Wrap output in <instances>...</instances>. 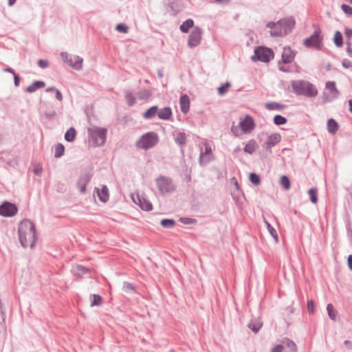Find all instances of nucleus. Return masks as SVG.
I'll return each mask as SVG.
<instances>
[{
    "instance_id": "28",
    "label": "nucleus",
    "mask_w": 352,
    "mask_h": 352,
    "mask_svg": "<svg viewBox=\"0 0 352 352\" xmlns=\"http://www.w3.org/2000/svg\"><path fill=\"white\" fill-rule=\"evenodd\" d=\"M257 146V143L254 140H250L248 142V143L245 145L243 148L244 152L252 154L254 152L256 147Z\"/></svg>"
},
{
    "instance_id": "37",
    "label": "nucleus",
    "mask_w": 352,
    "mask_h": 352,
    "mask_svg": "<svg viewBox=\"0 0 352 352\" xmlns=\"http://www.w3.org/2000/svg\"><path fill=\"white\" fill-rule=\"evenodd\" d=\"M265 108L268 110H278L283 109V105L276 102H271L265 104Z\"/></svg>"
},
{
    "instance_id": "15",
    "label": "nucleus",
    "mask_w": 352,
    "mask_h": 352,
    "mask_svg": "<svg viewBox=\"0 0 352 352\" xmlns=\"http://www.w3.org/2000/svg\"><path fill=\"white\" fill-rule=\"evenodd\" d=\"M134 203L138 205L140 208L144 211H151L153 209V205L143 195L138 194L136 199L132 197Z\"/></svg>"
},
{
    "instance_id": "36",
    "label": "nucleus",
    "mask_w": 352,
    "mask_h": 352,
    "mask_svg": "<svg viewBox=\"0 0 352 352\" xmlns=\"http://www.w3.org/2000/svg\"><path fill=\"white\" fill-rule=\"evenodd\" d=\"M308 195L311 203L316 204L318 202V190L317 188H312L308 190Z\"/></svg>"
},
{
    "instance_id": "46",
    "label": "nucleus",
    "mask_w": 352,
    "mask_h": 352,
    "mask_svg": "<svg viewBox=\"0 0 352 352\" xmlns=\"http://www.w3.org/2000/svg\"><path fill=\"white\" fill-rule=\"evenodd\" d=\"M91 178V175L88 173H85L80 175L78 182L83 183V184L87 185V184L90 182Z\"/></svg>"
},
{
    "instance_id": "54",
    "label": "nucleus",
    "mask_w": 352,
    "mask_h": 352,
    "mask_svg": "<svg viewBox=\"0 0 352 352\" xmlns=\"http://www.w3.org/2000/svg\"><path fill=\"white\" fill-rule=\"evenodd\" d=\"M342 65L343 66V67L348 69L352 67V62L349 59L345 58L342 60Z\"/></svg>"
},
{
    "instance_id": "23",
    "label": "nucleus",
    "mask_w": 352,
    "mask_h": 352,
    "mask_svg": "<svg viewBox=\"0 0 352 352\" xmlns=\"http://www.w3.org/2000/svg\"><path fill=\"white\" fill-rule=\"evenodd\" d=\"M174 140L179 146H184L187 140L186 134L183 131H179L175 134Z\"/></svg>"
},
{
    "instance_id": "52",
    "label": "nucleus",
    "mask_w": 352,
    "mask_h": 352,
    "mask_svg": "<svg viewBox=\"0 0 352 352\" xmlns=\"http://www.w3.org/2000/svg\"><path fill=\"white\" fill-rule=\"evenodd\" d=\"M56 115L55 110H50L45 112V116L49 120H53Z\"/></svg>"
},
{
    "instance_id": "25",
    "label": "nucleus",
    "mask_w": 352,
    "mask_h": 352,
    "mask_svg": "<svg viewBox=\"0 0 352 352\" xmlns=\"http://www.w3.org/2000/svg\"><path fill=\"white\" fill-rule=\"evenodd\" d=\"M96 189L100 201L104 203L107 202L109 199L107 187L106 186H104L100 190H99L98 188Z\"/></svg>"
},
{
    "instance_id": "32",
    "label": "nucleus",
    "mask_w": 352,
    "mask_h": 352,
    "mask_svg": "<svg viewBox=\"0 0 352 352\" xmlns=\"http://www.w3.org/2000/svg\"><path fill=\"white\" fill-rule=\"evenodd\" d=\"M333 42L336 46L341 47L343 45L342 34L340 31H336L334 34Z\"/></svg>"
},
{
    "instance_id": "61",
    "label": "nucleus",
    "mask_w": 352,
    "mask_h": 352,
    "mask_svg": "<svg viewBox=\"0 0 352 352\" xmlns=\"http://www.w3.org/2000/svg\"><path fill=\"white\" fill-rule=\"evenodd\" d=\"M344 344L346 349H352V342H351L350 340H345L344 342Z\"/></svg>"
},
{
    "instance_id": "2",
    "label": "nucleus",
    "mask_w": 352,
    "mask_h": 352,
    "mask_svg": "<svg viewBox=\"0 0 352 352\" xmlns=\"http://www.w3.org/2000/svg\"><path fill=\"white\" fill-rule=\"evenodd\" d=\"M266 27L271 29L272 36H285L292 32L295 27V21L292 18L282 19L276 23L268 22Z\"/></svg>"
},
{
    "instance_id": "6",
    "label": "nucleus",
    "mask_w": 352,
    "mask_h": 352,
    "mask_svg": "<svg viewBox=\"0 0 352 352\" xmlns=\"http://www.w3.org/2000/svg\"><path fill=\"white\" fill-rule=\"evenodd\" d=\"M107 130L105 128L94 126L88 129L89 137L95 146H102L107 139Z\"/></svg>"
},
{
    "instance_id": "27",
    "label": "nucleus",
    "mask_w": 352,
    "mask_h": 352,
    "mask_svg": "<svg viewBox=\"0 0 352 352\" xmlns=\"http://www.w3.org/2000/svg\"><path fill=\"white\" fill-rule=\"evenodd\" d=\"M193 25L194 21L192 19H188L181 24L179 29L182 32L187 33L188 32L190 28H192Z\"/></svg>"
},
{
    "instance_id": "41",
    "label": "nucleus",
    "mask_w": 352,
    "mask_h": 352,
    "mask_svg": "<svg viewBox=\"0 0 352 352\" xmlns=\"http://www.w3.org/2000/svg\"><path fill=\"white\" fill-rule=\"evenodd\" d=\"M249 179H250V182L255 186H258L261 183L260 176L258 174L254 173H251L250 174Z\"/></svg>"
},
{
    "instance_id": "53",
    "label": "nucleus",
    "mask_w": 352,
    "mask_h": 352,
    "mask_svg": "<svg viewBox=\"0 0 352 352\" xmlns=\"http://www.w3.org/2000/svg\"><path fill=\"white\" fill-rule=\"evenodd\" d=\"M38 65L42 69H45L49 66V63L46 60L40 59L38 61Z\"/></svg>"
},
{
    "instance_id": "43",
    "label": "nucleus",
    "mask_w": 352,
    "mask_h": 352,
    "mask_svg": "<svg viewBox=\"0 0 352 352\" xmlns=\"http://www.w3.org/2000/svg\"><path fill=\"white\" fill-rule=\"evenodd\" d=\"M274 123L276 125H283L287 122V118L281 115H276L274 117Z\"/></svg>"
},
{
    "instance_id": "63",
    "label": "nucleus",
    "mask_w": 352,
    "mask_h": 352,
    "mask_svg": "<svg viewBox=\"0 0 352 352\" xmlns=\"http://www.w3.org/2000/svg\"><path fill=\"white\" fill-rule=\"evenodd\" d=\"M3 72L10 73V74H13V76L14 74H16L14 70L12 68L9 67L4 68Z\"/></svg>"
},
{
    "instance_id": "38",
    "label": "nucleus",
    "mask_w": 352,
    "mask_h": 352,
    "mask_svg": "<svg viewBox=\"0 0 352 352\" xmlns=\"http://www.w3.org/2000/svg\"><path fill=\"white\" fill-rule=\"evenodd\" d=\"M264 223L267 226V230L272 236L276 240L278 241V236L276 230L273 228V226L265 219H264Z\"/></svg>"
},
{
    "instance_id": "58",
    "label": "nucleus",
    "mask_w": 352,
    "mask_h": 352,
    "mask_svg": "<svg viewBox=\"0 0 352 352\" xmlns=\"http://www.w3.org/2000/svg\"><path fill=\"white\" fill-rule=\"evenodd\" d=\"M55 92H56V96H55L56 98L58 100L61 101L63 100V95H62L61 92L58 89H57Z\"/></svg>"
},
{
    "instance_id": "51",
    "label": "nucleus",
    "mask_w": 352,
    "mask_h": 352,
    "mask_svg": "<svg viewBox=\"0 0 352 352\" xmlns=\"http://www.w3.org/2000/svg\"><path fill=\"white\" fill-rule=\"evenodd\" d=\"M342 10L347 15L352 16V8L346 4L341 6Z\"/></svg>"
},
{
    "instance_id": "9",
    "label": "nucleus",
    "mask_w": 352,
    "mask_h": 352,
    "mask_svg": "<svg viewBox=\"0 0 352 352\" xmlns=\"http://www.w3.org/2000/svg\"><path fill=\"white\" fill-rule=\"evenodd\" d=\"M60 57L63 61L72 69L80 71L82 68L83 58L78 55H72L67 52H62Z\"/></svg>"
},
{
    "instance_id": "7",
    "label": "nucleus",
    "mask_w": 352,
    "mask_h": 352,
    "mask_svg": "<svg viewBox=\"0 0 352 352\" xmlns=\"http://www.w3.org/2000/svg\"><path fill=\"white\" fill-rule=\"evenodd\" d=\"M159 138L155 132L150 131L143 134L136 142V146L148 150L157 144Z\"/></svg>"
},
{
    "instance_id": "26",
    "label": "nucleus",
    "mask_w": 352,
    "mask_h": 352,
    "mask_svg": "<svg viewBox=\"0 0 352 352\" xmlns=\"http://www.w3.org/2000/svg\"><path fill=\"white\" fill-rule=\"evenodd\" d=\"M74 274L78 276H82L89 272V269L82 265H77L72 269Z\"/></svg>"
},
{
    "instance_id": "49",
    "label": "nucleus",
    "mask_w": 352,
    "mask_h": 352,
    "mask_svg": "<svg viewBox=\"0 0 352 352\" xmlns=\"http://www.w3.org/2000/svg\"><path fill=\"white\" fill-rule=\"evenodd\" d=\"M116 30L119 32L124 34L129 32V28L124 23H118L116 27Z\"/></svg>"
},
{
    "instance_id": "4",
    "label": "nucleus",
    "mask_w": 352,
    "mask_h": 352,
    "mask_svg": "<svg viewBox=\"0 0 352 352\" xmlns=\"http://www.w3.org/2000/svg\"><path fill=\"white\" fill-rule=\"evenodd\" d=\"M302 44L309 49L320 50L323 45V36L319 27H316L313 34L303 40Z\"/></svg>"
},
{
    "instance_id": "55",
    "label": "nucleus",
    "mask_w": 352,
    "mask_h": 352,
    "mask_svg": "<svg viewBox=\"0 0 352 352\" xmlns=\"http://www.w3.org/2000/svg\"><path fill=\"white\" fill-rule=\"evenodd\" d=\"M284 349V345L283 344H277L274 348L272 349L271 352H282Z\"/></svg>"
},
{
    "instance_id": "34",
    "label": "nucleus",
    "mask_w": 352,
    "mask_h": 352,
    "mask_svg": "<svg viewBox=\"0 0 352 352\" xmlns=\"http://www.w3.org/2000/svg\"><path fill=\"white\" fill-rule=\"evenodd\" d=\"M284 347L286 346L288 349V352H297L296 344L289 339L283 342Z\"/></svg>"
},
{
    "instance_id": "22",
    "label": "nucleus",
    "mask_w": 352,
    "mask_h": 352,
    "mask_svg": "<svg viewBox=\"0 0 352 352\" xmlns=\"http://www.w3.org/2000/svg\"><path fill=\"white\" fill-rule=\"evenodd\" d=\"M158 107L157 105H154L148 108L143 114V118L146 120H150L153 118L157 115Z\"/></svg>"
},
{
    "instance_id": "56",
    "label": "nucleus",
    "mask_w": 352,
    "mask_h": 352,
    "mask_svg": "<svg viewBox=\"0 0 352 352\" xmlns=\"http://www.w3.org/2000/svg\"><path fill=\"white\" fill-rule=\"evenodd\" d=\"M77 186L79 188V190L81 193L84 194L86 192V184H83V183L78 182Z\"/></svg>"
},
{
    "instance_id": "13",
    "label": "nucleus",
    "mask_w": 352,
    "mask_h": 352,
    "mask_svg": "<svg viewBox=\"0 0 352 352\" xmlns=\"http://www.w3.org/2000/svg\"><path fill=\"white\" fill-rule=\"evenodd\" d=\"M18 211V208L14 204L9 201H4L0 205V215L2 217H13Z\"/></svg>"
},
{
    "instance_id": "40",
    "label": "nucleus",
    "mask_w": 352,
    "mask_h": 352,
    "mask_svg": "<svg viewBox=\"0 0 352 352\" xmlns=\"http://www.w3.org/2000/svg\"><path fill=\"white\" fill-rule=\"evenodd\" d=\"M91 307L98 306L101 304L102 298L99 294H93L91 296Z\"/></svg>"
},
{
    "instance_id": "29",
    "label": "nucleus",
    "mask_w": 352,
    "mask_h": 352,
    "mask_svg": "<svg viewBox=\"0 0 352 352\" xmlns=\"http://www.w3.org/2000/svg\"><path fill=\"white\" fill-rule=\"evenodd\" d=\"M76 131L74 127H70L65 133V140L68 142H72L76 139Z\"/></svg>"
},
{
    "instance_id": "31",
    "label": "nucleus",
    "mask_w": 352,
    "mask_h": 352,
    "mask_svg": "<svg viewBox=\"0 0 352 352\" xmlns=\"http://www.w3.org/2000/svg\"><path fill=\"white\" fill-rule=\"evenodd\" d=\"M151 91L147 89H142L137 92L138 99L142 100H148L151 96Z\"/></svg>"
},
{
    "instance_id": "12",
    "label": "nucleus",
    "mask_w": 352,
    "mask_h": 352,
    "mask_svg": "<svg viewBox=\"0 0 352 352\" xmlns=\"http://www.w3.org/2000/svg\"><path fill=\"white\" fill-rule=\"evenodd\" d=\"M213 160V155L210 146L206 143L204 144V151L201 148L199 158V163L201 166H206Z\"/></svg>"
},
{
    "instance_id": "10",
    "label": "nucleus",
    "mask_w": 352,
    "mask_h": 352,
    "mask_svg": "<svg viewBox=\"0 0 352 352\" xmlns=\"http://www.w3.org/2000/svg\"><path fill=\"white\" fill-rule=\"evenodd\" d=\"M340 91L336 87L334 81H328L325 84V89L322 94L323 101L330 102L338 98Z\"/></svg>"
},
{
    "instance_id": "50",
    "label": "nucleus",
    "mask_w": 352,
    "mask_h": 352,
    "mask_svg": "<svg viewBox=\"0 0 352 352\" xmlns=\"http://www.w3.org/2000/svg\"><path fill=\"white\" fill-rule=\"evenodd\" d=\"M307 307L309 314H314L315 312V302L313 300L307 301Z\"/></svg>"
},
{
    "instance_id": "47",
    "label": "nucleus",
    "mask_w": 352,
    "mask_h": 352,
    "mask_svg": "<svg viewBox=\"0 0 352 352\" xmlns=\"http://www.w3.org/2000/svg\"><path fill=\"white\" fill-rule=\"evenodd\" d=\"M231 86L230 82H226V83L222 84L220 87L218 88V93L219 95H223L227 91L228 88Z\"/></svg>"
},
{
    "instance_id": "20",
    "label": "nucleus",
    "mask_w": 352,
    "mask_h": 352,
    "mask_svg": "<svg viewBox=\"0 0 352 352\" xmlns=\"http://www.w3.org/2000/svg\"><path fill=\"white\" fill-rule=\"evenodd\" d=\"M157 116L160 119L168 120L172 116V110L169 107H164L157 110Z\"/></svg>"
},
{
    "instance_id": "45",
    "label": "nucleus",
    "mask_w": 352,
    "mask_h": 352,
    "mask_svg": "<svg viewBox=\"0 0 352 352\" xmlns=\"http://www.w3.org/2000/svg\"><path fill=\"white\" fill-rule=\"evenodd\" d=\"M179 221L184 225L196 224L197 220L190 217H180Z\"/></svg>"
},
{
    "instance_id": "60",
    "label": "nucleus",
    "mask_w": 352,
    "mask_h": 352,
    "mask_svg": "<svg viewBox=\"0 0 352 352\" xmlns=\"http://www.w3.org/2000/svg\"><path fill=\"white\" fill-rule=\"evenodd\" d=\"M345 35L349 39L351 37H352V29L350 28H346L345 29Z\"/></svg>"
},
{
    "instance_id": "30",
    "label": "nucleus",
    "mask_w": 352,
    "mask_h": 352,
    "mask_svg": "<svg viewBox=\"0 0 352 352\" xmlns=\"http://www.w3.org/2000/svg\"><path fill=\"white\" fill-rule=\"evenodd\" d=\"M125 99L129 107H133L136 103V98L130 90L126 91Z\"/></svg>"
},
{
    "instance_id": "8",
    "label": "nucleus",
    "mask_w": 352,
    "mask_h": 352,
    "mask_svg": "<svg viewBox=\"0 0 352 352\" xmlns=\"http://www.w3.org/2000/svg\"><path fill=\"white\" fill-rule=\"evenodd\" d=\"M274 52L272 49L260 46L255 48L254 55L251 59L254 62L269 63L274 58Z\"/></svg>"
},
{
    "instance_id": "17",
    "label": "nucleus",
    "mask_w": 352,
    "mask_h": 352,
    "mask_svg": "<svg viewBox=\"0 0 352 352\" xmlns=\"http://www.w3.org/2000/svg\"><path fill=\"white\" fill-rule=\"evenodd\" d=\"M168 8V11L171 12V14L176 15L184 9V4L181 0H170Z\"/></svg>"
},
{
    "instance_id": "18",
    "label": "nucleus",
    "mask_w": 352,
    "mask_h": 352,
    "mask_svg": "<svg viewBox=\"0 0 352 352\" xmlns=\"http://www.w3.org/2000/svg\"><path fill=\"white\" fill-rule=\"evenodd\" d=\"M296 56V52L289 47H285L283 48V51L281 55L282 60L285 64H289L292 63Z\"/></svg>"
},
{
    "instance_id": "39",
    "label": "nucleus",
    "mask_w": 352,
    "mask_h": 352,
    "mask_svg": "<svg viewBox=\"0 0 352 352\" xmlns=\"http://www.w3.org/2000/svg\"><path fill=\"white\" fill-rule=\"evenodd\" d=\"M160 224L164 228H171L175 226V221L173 219H164L161 221Z\"/></svg>"
},
{
    "instance_id": "24",
    "label": "nucleus",
    "mask_w": 352,
    "mask_h": 352,
    "mask_svg": "<svg viewBox=\"0 0 352 352\" xmlns=\"http://www.w3.org/2000/svg\"><path fill=\"white\" fill-rule=\"evenodd\" d=\"M338 127L339 125L338 122L333 118H329L327 120V130L329 133L335 134L337 132Z\"/></svg>"
},
{
    "instance_id": "14",
    "label": "nucleus",
    "mask_w": 352,
    "mask_h": 352,
    "mask_svg": "<svg viewBox=\"0 0 352 352\" xmlns=\"http://www.w3.org/2000/svg\"><path fill=\"white\" fill-rule=\"evenodd\" d=\"M239 126L243 133H248L254 129L255 123L252 116L246 115L245 118L239 122Z\"/></svg>"
},
{
    "instance_id": "33",
    "label": "nucleus",
    "mask_w": 352,
    "mask_h": 352,
    "mask_svg": "<svg viewBox=\"0 0 352 352\" xmlns=\"http://www.w3.org/2000/svg\"><path fill=\"white\" fill-rule=\"evenodd\" d=\"M249 328L254 333H257L262 327V323L259 321L252 320L249 324Z\"/></svg>"
},
{
    "instance_id": "5",
    "label": "nucleus",
    "mask_w": 352,
    "mask_h": 352,
    "mask_svg": "<svg viewBox=\"0 0 352 352\" xmlns=\"http://www.w3.org/2000/svg\"><path fill=\"white\" fill-rule=\"evenodd\" d=\"M155 184L160 193L165 195L173 192L176 189V185L173 179L167 176L160 175L155 179Z\"/></svg>"
},
{
    "instance_id": "16",
    "label": "nucleus",
    "mask_w": 352,
    "mask_h": 352,
    "mask_svg": "<svg viewBox=\"0 0 352 352\" xmlns=\"http://www.w3.org/2000/svg\"><path fill=\"white\" fill-rule=\"evenodd\" d=\"M281 140V136L279 133H273L268 136L267 140L262 145L263 148L270 150L271 153V148L277 144Z\"/></svg>"
},
{
    "instance_id": "42",
    "label": "nucleus",
    "mask_w": 352,
    "mask_h": 352,
    "mask_svg": "<svg viewBox=\"0 0 352 352\" xmlns=\"http://www.w3.org/2000/svg\"><path fill=\"white\" fill-rule=\"evenodd\" d=\"M327 311L328 313L329 317L332 320H336V311L334 310L333 306L332 304L329 303L327 306Z\"/></svg>"
},
{
    "instance_id": "57",
    "label": "nucleus",
    "mask_w": 352,
    "mask_h": 352,
    "mask_svg": "<svg viewBox=\"0 0 352 352\" xmlns=\"http://www.w3.org/2000/svg\"><path fill=\"white\" fill-rule=\"evenodd\" d=\"M20 77L16 74L14 75V84L15 87H18L20 83Z\"/></svg>"
},
{
    "instance_id": "44",
    "label": "nucleus",
    "mask_w": 352,
    "mask_h": 352,
    "mask_svg": "<svg viewBox=\"0 0 352 352\" xmlns=\"http://www.w3.org/2000/svg\"><path fill=\"white\" fill-rule=\"evenodd\" d=\"M280 184L285 190L289 189L291 186L289 178L286 175H283L280 177Z\"/></svg>"
},
{
    "instance_id": "21",
    "label": "nucleus",
    "mask_w": 352,
    "mask_h": 352,
    "mask_svg": "<svg viewBox=\"0 0 352 352\" xmlns=\"http://www.w3.org/2000/svg\"><path fill=\"white\" fill-rule=\"evenodd\" d=\"M45 85V82L43 80H36L33 83H32L30 86H28L25 91L28 93H34L38 89L44 87Z\"/></svg>"
},
{
    "instance_id": "35",
    "label": "nucleus",
    "mask_w": 352,
    "mask_h": 352,
    "mask_svg": "<svg viewBox=\"0 0 352 352\" xmlns=\"http://www.w3.org/2000/svg\"><path fill=\"white\" fill-rule=\"evenodd\" d=\"M65 153V146L63 144L58 143L56 145L54 157L60 158Z\"/></svg>"
},
{
    "instance_id": "59",
    "label": "nucleus",
    "mask_w": 352,
    "mask_h": 352,
    "mask_svg": "<svg viewBox=\"0 0 352 352\" xmlns=\"http://www.w3.org/2000/svg\"><path fill=\"white\" fill-rule=\"evenodd\" d=\"M230 0H215L214 2L221 5H228L230 3Z\"/></svg>"
},
{
    "instance_id": "48",
    "label": "nucleus",
    "mask_w": 352,
    "mask_h": 352,
    "mask_svg": "<svg viewBox=\"0 0 352 352\" xmlns=\"http://www.w3.org/2000/svg\"><path fill=\"white\" fill-rule=\"evenodd\" d=\"M123 290L126 293H131L133 292H135V288L132 285V284H131L130 283L124 282V283H123Z\"/></svg>"
},
{
    "instance_id": "1",
    "label": "nucleus",
    "mask_w": 352,
    "mask_h": 352,
    "mask_svg": "<svg viewBox=\"0 0 352 352\" xmlns=\"http://www.w3.org/2000/svg\"><path fill=\"white\" fill-rule=\"evenodd\" d=\"M19 239L23 248H32L36 242L37 236L34 224L28 219L19 223L18 228Z\"/></svg>"
},
{
    "instance_id": "64",
    "label": "nucleus",
    "mask_w": 352,
    "mask_h": 352,
    "mask_svg": "<svg viewBox=\"0 0 352 352\" xmlns=\"http://www.w3.org/2000/svg\"><path fill=\"white\" fill-rule=\"evenodd\" d=\"M346 52L347 55L352 58V48L351 47H346Z\"/></svg>"
},
{
    "instance_id": "19",
    "label": "nucleus",
    "mask_w": 352,
    "mask_h": 352,
    "mask_svg": "<svg viewBox=\"0 0 352 352\" xmlns=\"http://www.w3.org/2000/svg\"><path fill=\"white\" fill-rule=\"evenodd\" d=\"M180 109L182 112L186 113L190 109V98L186 94L182 95L179 98Z\"/></svg>"
},
{
    "instance_id": "3",
    "label": "nucleus",
    "mask_w": 352,
    "mask_h": 352,
    "mask_svg": "<svg viewBox=\"0 0 352 352\" xmlns=\"http://www.w3.org/2000/svg\"><path fill=\"white\" fill-rule=\"evenodd\" d=\"M293 92L297 96L314 98L318 95L316 87L305 80H295L291 82Z\"/></svg>"
},
{
    "instance_id": "11",
    "label": "nucleus",
    "mask_w": 352,
    "mask_h": 352,
    "mask_svg": "<svg viewBox=\"0 0 352 352\" xmlns=\"http://www.w3.org/2000/svg\"><path fill=\"white\" fill-rule=\"evenodd\" d=\"M201 28L199 26L194 27L188 36V46L190 48H194L198 46L201 43Z\"/></svg>"
},
{
    "instance_id": "62",
    "label": "nucleus",
    "mask_w": 352,
    "mask_h": 352,
    "mask_svg": "<svg viewBox=\"0 0 352 352\" xmlns=\"http://www.w3.org/2000/svg\"><path fill=\"white\" fill-rule=\"evenodd\" d=\"M347 264L349 268L352 270V254H350L347 258Z\"/></svg>"
}]
</instances>
